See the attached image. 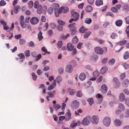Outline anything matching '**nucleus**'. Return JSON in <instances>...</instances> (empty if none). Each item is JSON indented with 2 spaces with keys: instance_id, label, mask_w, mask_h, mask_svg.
Returning a JSON list of instances; mask_svg holds the SVG:
<instances>
[{
  "instance_id": "nucleus-38",
  "label": "nucleus",
  "mask_w": 129,
  "mask_h": 129,
  "mask_svg": "<svg viewBox=\"0 0 129 129\" xmlns=\"http://www.w3.org/2000/svg\"><path fill=\"white\" fill-rule=\"evenodd\" d=\"M129 57V53L127 52H125L124 54L123 58L125 59H128Z\"/></svg>"
},
{
  "instance_id": "nucleus-56",
  "label": "nucleus",
  "mask_w": 129,
  "mask_h": 129,
  "mask_svg": "<svg viewBox=\"0 0 129 129\" xmlns=\"http://www.w3.org/2000/svg\"><path fill=\"white\" fill-rule=\"evenodd\" d=\"M99 73L97 71H94L93 73V75L96 78L98 77L99 75Z\"/></svg>"
},
{
  "instance_id": "nucleus-15",
  "label": "nucleus",
  "mask_w": 129,
  "mask_h": 129,
  "mask_svg": "<svg viewBox=\"0 0 129 129\" xmlns=\"http://www.w3.org/2000/svg\"><path fill=\"white\" fill-rule=\"evenodd\" d=\"M96 98H97L98 100L97 103H100L102 102L103 99V96L100 93H98L96 95Z\"/></svg>"
},
{
  "instance_id": "nucleus-44",
  "label": "nucleus",
  "mask_w": 129,
  "mask_h": 129,
  "mask_svg": "<svg viewBox=\"0 0 129 129\" xmlns=\"http://www.w3.org/2000/svg\"><path fill=\"white\" fill-rule=\"evenodd\" d=\"M19 43L20 45H22L24 44L26 42L25 39L21 38L19 39Z\"/></svg>"
},
{
  "instance_id": "nucleus-49",
  "label": "nucleus",
  "mask_w": 129,
  "mask_h": 129,
  "mask_svg": "<svg viewBox=\"0 0 129 129\" xmlns=\"http://www.w3.org/2000/svg\"><path fill=\"white\" fill-rule=\"evenodd\" d=\"M91 33L90 31H87L85 33L84 35V37L85 38H86L88 37Z\"/></svg>"
},
{
  "instance_id": "nucleus-41",
  "label": "nucleus",
  "mask_w": 129,
  "mask_h": 129,
  "mask_svg": "<svg viewBox=\"0 0 129 129\" xmlns=\"http://www.w3.org/2000/svg\"><path fill=\"white\" fill-rule=\"evenodd\" d=\"M126 42V40H124L120 41L117 43L116 44L118 45L122 46L124 45Z\"/></svg>"
},
{
  "instance_id": "nucleus-6",
  "label": "nucleus",
  "mask_w": 129,
  "mask_h": 129,
  "mask_svg": "<svg viewBox=\"0 0 129 129\" xmlns=\"http://www.w3.org/2000/svg\"><path fill=\"white\" fill-rule=\"evenodd\" d=\"M71 115V114L70 112V111L68 110V112L66 114L65 121L67 122L70 120L72 118Z\"/></svg>"
},
{
  "instance_id": "nucleus-1",
  "label": "nucleus",
  "mask_w": 129,
  "mask_h": 129,
  "mask_svg": "<svg viewBox=\"0 0 129 129\" xmlns=\"http://www.w3.org/2000/svg\"><path fill=\"white\" fill-rule=\"evenodd\" d=\"M54 8L55 10V14L56 16L58 17L59 14L61 12L66 13L69 11V8L68 7H62L59 9V5L57 4H54Z\"/></svg>"
},
{
  "instance_id": "nucleus-53",
  "label": "nucleus",
  "mask_w": 129,
  "mask_h": 129,
  "mask_svg": "<svg viewBox=\"0 0 129 129\" xmlns=\"http://www.w3.org/2000/svg\"><path fill=\"white\" fill-rule=\"evenodd\" d=\"M18 56L19 57L20 59L24 58L25 57V55L23 53L19 54L18 55Z\"/></svg>"
},
{
  "instance_id": "nucleus-21",
  "label": "nucleus",
  "mask_w": 129,
  "mask_h": 129,
  "mask_svg": "<svg viewBox=\"0 0 129 129\" xmlns=\"http://www.w3.org/2000/svg\"><path fill=\"white\" fill-rule=\"evenodd\" d=\"M85 45L86 47L88 49H90L92 48V44L90 42H88L85 44Z\"/></svg>"
},
{
  "instance_id": "nucleus-12",
  "label": "nucleus",
  "mask_w": 129,
  "mask_h": 129,
  "mask_svg": "<svg viewBox=\"0 0 129 129\" xmlns=\"http://www.w3.org/2000/svg\"><path fill=\"white\" fill-rule=\"evenodd\" d=\"M39 22V19L37 17H33L30 20V22L31 24L35 25L37 24Z\"/></svg>"
},
{
  "instance_id": "nucleus-14",
  "label": "nucleus",
  "mask_w": 129,
  "mask_h": 129,
  "mask_svg": "<svg viewBox=\"0 0 129 129\" xmlns=\"http://www.w3.org/2000/svg\"><path fill=\"white\" fill-rule=\"evenodd\" d=\"M0 22L3 24L4 29L6 30L9 29L10 28L8 27V26L7 25V23L3 19L1 20Z\"/></svg>"
},
{
  "instance_id": "nucleus-51",
  "label": "nucleus",
  "mask_w": 129,
  "mask_h": 129,
  "mask_svg": "<svg viewBox=\"0 0 129 129\" xmlns=\"http://www.w3.org/2000/svg\"><path fill=\"white\" fill-rule=\"evenodd\" d=\"M53 9L52 7H49L48 9V12L50 14H51L53 12Z\"/></svg>"
},
{
  "instance_id": "nucleus-32",
  "label": "nucleus",
  "mask_w": 129,
  "mask_h": 129,
  "mask_svg": "<svg viewBox=\"0 0 129 129\" xmlns=\"http://www.w3.org/2000/svg\"><path fill=\"white\" fill-rule=\"evenodd\" d=\"M88 30V29L86 28L85 27L82 26L80 29V31L82 33H84L85 32Z\"/></svg>"
},
{
  "instance_id": "nucleus-35",
  "label": "nucleus",
  "mask_w": 129,
  "mask_h": 129,
  "mask_svg": "<svg viewBox=\"0 0 129 129\" xmlns=\"http://www.w3.org/2000/svg\"><path fill=\"white\" fill-rule=\"evenodd\" d=\"M20 9V7L19 6L17 5L15 6L14 8V12L16 14L18 12L19 10Z\"/></svg>"
},
{
  "instance_id": "nucleus-18",
  "label": "nucleus",
  "mask_w": 129,
  "mask_h": 129,
  "mask_svg": "<svg viewBox=\"0 0 129 129\" xmlns=\"http://www.w3.org/2000/svg\"><path fill=\"white\" fill-rule=\"evenodd\" d=\"M77 125V122L75 120L72 121L70 125V127L73 128H74Z\"/></svg>"
},
{
  "instance_id": "nucleus-34",
  "label": "nucleus",
  "mask_w": 129,
  "mask_h": 129,
  "mask_svg": "<svg viewBox=\"0 0 129 129\" xmlns=\"http://www.w3.org/2000/svg\"><path fill=\"white\" fill-rule=\"evenodd\" d=\"M92 7L89 5L87 6L86 8V11L87 12H90L92 11Z\"/></svg>"
},
{
  "instance_id": "nucleus-3",
  "label": "nucleus",
  "mask_w": 129,
  "mask_h": 129,
  "mask_svg": "<svg viewBox=\"0 0 129 129\" xmlns=\"http://www.w3.org/2000/svg\"><path fill=\"white\" fill-rule=\"evenodd\" d=\"M129 118V109H126L124 112L121 114L119 116V118L123 120L125 118Z\"/></svg>"
},
{
  "instance_id": "nucleus-42",
  "label": "nucleus",
  "mask_w": 129,
  "mask_h": 129,
  "mask_svg": "<svg viewBox=\"0 0 129 129\" xmlns=\"http://www.w3.org/2000/svg\"><path fill=\"white\" fill-rule=\"evenodd\" d=\"M37 12L39 14H41L42 12V7L41 5H40L39 7L37 8Z\"/></svg>"
},
{
  "instance_id": "nucleus-26",
  "label": "nucleus",
  "mask_w": 129,
  "mask_h": 129,
  "mask_svg": "<svg viewBox=\"0 0 129 129\" xmlns=\"http://www.w3.org/2000/svg\"><path fill=\"white\" fill-rule=\"evenodd\" d=\"M103 4V1L102 0H96V5L98 6L102 5Z\"/></svg>"
},
{
  "instance_id": "nucleus-63",
  "label": "nucleus",
  "mask_w": 129,
  "mask_h": 129,
  "mask_svg": "<svg viewBox=\"0 0 129 129\" xmlns=\"http://www.w3.org/2000/svg\"><path fill=\"white\" fill-rule=\"evenodd\" d=\"M28 45L30 47H34L35 46L34 43L33 41H31L28 43Z\"/></svg>"
},
{
  "instance_id": "nucleus-31",
  "label": "nucleus",
  "mask_w": 129,
  "mask_h": 129,
  "mask_svg": "<svg viewBox=\"0 0 129 129\" xmlns=\"http://www.w3.org/2000/svg\"><path fill=\"white\" fill-rule=\"evenodd\" d=\"M98 59V56L96 55H94L91 56L90 57V59L94 61H96Z\"/></svg>"
},
{
  "instance_id": "nucleus-4",
  "label": "nucleus",
  "mask_w": 129,
  "mask_h": 129,
  "mask_svg": "<svg viewBox=\"0 0 129 129\" xmlns=\"http://www.w3.org/2000/svg\"><path fill=\"white\" fill-rule=\"evenodd\" d=\"M111 119L109 117H105L103 121V124L106 127L109 126L111 124Z\"/></svg>"
},
{
  "instance_id": "nucleus-16",
  "label": "nucleus",
  "mask_w": 129,
  "mask_h": 129,
  "mask_svg": "<svg viewBox=\"0 0 129 129\" xmlns=\"http://www.w3.org/2000/svg\"><path fill=\"white\" fill-rule=\"evenodd\" d=\"M74 45L71 43H68L67 45V48L68 51H71L74 49Z\"/></svg>"
},
{
  "instance_id": "nucleus-52",
  "label": "nucleus",
  "mask_w": 129,
  "mask_h": 129,
  "mask_svg": "<svg viewBox=\"0 0 129 129\" xmlns=\"http://www.w3.org/2000/svg\"><path fill=\"white\" fill-rule=\"evenodd\" d=\"M110 24L109 22L107 21L105 22L103 25V27L104 28H106Z\"/></svg>"
},
{
  "instance_id": "nucleus-33",
  "label": "nucleus",
  "mask_w": 129,
  "mask_h": 129,
  "mask_svg": "<svg viewBox=\"0 0 129 129\" xmlns=\"http://www.w3.org/2000/svg\"><path fill=\"white\" fill-rule=\"evenodd\" d=\"M87 101L89 102V105L90 106H92V104L94 103L93 100L92 98H90L88 99H87Z\"/></svg>"
},
{
  "instance_id": "nucleus-17",
  "label": "nucleus",
  "mask_w": 129,
  "mask_h": 129,
  "mask_svg": "<svg viewBox=\"0 0 129 129\" xmlns=\"http://www.w3.org/2000/svg\"><path fill=\"white\" fill-rule=\"evenodd\" d=\"M114 124L117 126H120L122 124L121 121L118 119H115L114 121Z\"/></svg>"
},
{
  "instance_id": "nucleus-20",
  "label": "nucleus",
  "mask_w": 129,
  "mask_h": 129,
  "mask_svg": "<svg viewBox=\"0 0 129 129\" xmlns=\"http://www.w3.org/2000/svg\"><path fill=\"white\" fill-rule=\"evenodd\" d=\"M79 78L81 80L83 81L85 79L86 76L84 73H82L80 74L79 76Z\"/></svg>"
},
{
  "instance_id": "nucleus-47",
  "label": "nucleus",
  "mask_w": 129,
  "mask_h": 129,
  "mask_svg": "<svg viewBox=\"0 0 129 129\" xmlns=\"http://www.w3.org/2000/svg\"><path fill=\"white\" fill-rule=\"evenodd\" d=\"M62 45V42L61 41L58 42L57 44V46L58 48H60Z\"/></svg>"
},
{
  "instance_id": "nucleus-11",
  "label": "nucleus",
  "mask_w": 129,
  "mask_h": 129,
  "mask_svg": "<svg viewBox=\"0 0 129 129\" xmlns=\"http://www.w3.org/2000/svg\"><path fill=\"white\" fill-rule=\"evenodd\" d=\"M79 105V101L75 100L73 101L72 103L71 106L73 108L75 109L78 108Z\"/></svg>"
},
{
  "instance_id": "nucleus-46",
  "label": "nucleus",
  "mask_w": 129,
  "mask_h": 129,
  "mask_svg": "<svg viewBox=\"0 0 129 129\" xmlns=\"http://www.w3.org/2000/svg\"><path fill=\"white\" fill-rule=\"evenodd\" d=\"M83 93L80 90L77 91L76 93L77 96L78 97H81Z\"/></svg>"
},
{
  "instance_id": "nucleus-30",
  "label": "nucleus",
  "mask_w": 129,
  "mask_h": 129,
  "mask_svg": "<svg viewBox=\"0 0 129 129\" xmlns=\"http://www.w3.org/2000/svg\"><path fill=\"white\" fill-rule=\"evenodd\" d=\"M42 33L40 31L38 35V39L39 41H41L43 38V37L42 36Z\"/></svg>"
},
{
  "instance_id": "nucleus-8",
  "label": "nucleus",
  "mask_w": 129,
  "mask_h": 129,
  "mask_svg": "<svg viewBox=\"0 0 129 129\" xmlns=\"http://www.w3.org/2000/svg\"><path fill=\"white\" fill-rule=\"evenodd\" d=\"M71 13L72 16L75 18V21H77L78 20L79 14L78 13L76 12L74 10H73L71 11Z\"/></svg>"
},
{
  "instance_id": "nucleus-36",
  "label": "nucleus",
  "mask_w": 129,
  "mask_h": 129,
  "mask_svg": "<svg viewBox=\"0 0 129 129\" xmlns=\"http://www.w3.org/2000/svg\"><path fill=\"white\" fill-rule=\"evenodd\" d=\"M53 107L55 110H57L61 108V106L60 105L57 104H56V105H53Z\"/></svg>"
},
{
  "instance_id": "nucleus-54",
  "label": "nucleus",
  "mask_w": 129,
  "mask_h": 129,
  "mask_svg": "<svg viewBox=\"0 0 129 129\" xmlns=\"http://www.w3.org/2000/svg\"><path fill=\"white\" fill-rule=\"evenodd\" d=\"M20 25L21 27L23 28H24L26 27V25L24 21L22 22H20Z\"/></svg>"
},
{
  "instance_id": "nucleus-48",
  "label": "nucleus",
  "mask_w": 129,
  "mask_h": 129,
  "mask_svg": "<svg viewBox=\"0 0 129 129\" xmlns=\"http://www.w3.org/2000/svg\"><path fill=\"white\" fill-rule=\"evenodd\" d=\"M121 65L125 69H127L129 68V64L125 63H123Z\"/></svg>"
},
{
  "instance_id": "nucleus-40",
  "label": "nucleus",
  "mask_w": 129,
  "mask_h": 129,
  "mask_svg": "<svg viewBox=\"0 0 129 129\" xmlns=\"http://www.w3.org/2000/svg\"><path fill=\"white\" fill-rule=\"evenodd\" d=\"M40 5H41L39 4V2L38 1H35L34 4V7L35 8L37 9L39 8Z\"/></svg>"
},
{
  "instance_id": "nucleus-62",
  "label": "nucleus",
  "mask_w": 129,
  "mask_h": 129,
  "mask_svg": "<svg viewBox=\"0 0 129 129\" xmlns=\"http://www.w3.org/2000/svg\"><path fill=\"white\" fill-rule=\"evenodd\" d=\"M111 10L114 13H117L118 11V10L115 7L112 8Z\"/></svg>"
},
{
  "instance_id": "nucleus-29",
  "label": "nucleus",
  "mask_w": 129,
  "mask_h": 129,
  "mask_svg": "<svg viewBox=\"0 0 129 129\" xmlns=\"http://www.w3.org/2000/svg\"><path fill=\"white\" fill-rule=\"evenodd\" d=\"M115 62V59L114 58H112L109 60L108 61V63L110 65H113L114 64Z\"/></svg>"
},
{
  "instance_id": "nucleus-19",
  "label": "nucleus",
  "mask_w": 129,
  "mask_h": 129,
  "mask_svg": "<svg viewBox=\"0 0 129 129\" xmlns=\"http://www.w3.org/2000/svg\"><path fill=\"white\" fill-rule=\"evenodd\" d=\"M122 85L125 87H127L129 85V80L127 79L124 80L122 82Z\"/></svg>"
},
{
  "instance_id": "nucleus-23",
  "label": "nucleus",
  "mask_w": 129,
  "mask_h": 129,
  "mask_svg": "<svg viewBox=\"0 0 129 129\" xmlns=\"http://www.w3.org/2000/svg\"><path fill=\"white\" fill-rule=\"evenodd\" d=\"M119 98L120 100L121 101H124L125 99V95L123 93H121L120 94Z\"/></svg>"
},
{
  "instance_id": "nucleus-50",
  "label": "nucleus",
  "mask_w": 129,
  "mask_h": 129,
  "mask_svg": "<svg viewBox=\"0 0 129 129\" xmlns=\"http://www.w3.org/2000/svg\"><path fill=\"white\" fill-rule=\"evenodd\" d=\"M123 9L126 12H127L129 10L128 6L126 4L124 5Z\"/></svg>"
},
{
  "instance_id": "nucleus-5",
  "label": "nucleus",
  "mask_w": 129,
  "mask_h": 129,
  "mask_svg": "<svg viewBox=\"0 0 129 129\" xmlns=\"http://www.w3.org/2000/svg\"><path fill=\"white\" fill-rule=\"evenodd\" d=\"M75 23H73L70 24L68 26V27H69V29L71 31V34L72 35H75L77 32L76 28L75 26Z\"/></svg>"
},
{
  "instance_id": "nucleus-39",
  "label": "nucleus",
  "mask_w": 129,
  "mask_h": 129,
  "mask_svg": "<svg viewBox=\"0 0 129 129\" xmlns=\"http://www.w3.org/2000/svg\"><path fill=\"white\" fill-rule=\"evenodd\" d=\"M120 82L114 83L113 84L114 87L116 88H118L120 86Z\"/></svg>"
},
{
  "instance_id": "nucleus-61",
  "label": "nucleus",
  "mask_w": 129,
  "mask_h": 129,
  "mask_svg": "<svg viewBox=\"0 0 129 129\" xmlns=\"http://www.w3.org/2000/svg\"><path fill=\"white\" fill-rule=\"evenodd\" d=\"M6 3L3 0H1L0 2V7L4 6L6 5Z\"/></svg>"
},
{
  "instance_id": "nucleus-27",
  "label": "nucleus",
  "mask_w": 129,
  "mask_h": 129,
  "mask_svg": "<svg viewBox=\"0 0 129 129\" xmlns=\"http://www.w3.org/2000/svg\"><path fill=\"white\" fill-rule=\"evenodd\" d=\"M62 77L60 75H58L56 77V81L58 84H59L60 82L62 81Z\"/></svg>"
},
{
  "instance_id": "nucleus-60",
  "label": "nucleus",
  "mask_w": 129,
  "mask_h": 129,
  "mask_svg": "<svg viewBox=\"0 0 129 129\" xmlns=\"http://www.w3.org/2000/svg\"><path fill=\"white\" fill-rule=\"evenodd\" d=\"M57 29L59 31H62L63 29V27L62 26L59 25L57 26Z\"/></svg>"
},
{
  "instance_id": "nucleus-58",
  "label": "nucleus",
  "mask_w": 129,
  "mask_h": 129,
  "mask_svg": "<svg viewBox=\"0 0 129 129\" xmlns=\"http://www.w3.org/2000/svg\"><path fill=\"white\" fill-rule=\"evenodd\" d=\"M25 54L26 57H29L30 55V53L29 50H28L26 51L25 52Z\"/></svg>"
},
{
  "instance_id": "nucleus-64",
  "label": "nucleus",
  "mask_w": 129,
  "mask_h": 129,
  "mask_svg": "<svg viewBox=\"0 0 129 129\" xmlns=\"http://www.w3.org/2000/svg\"><path fill=\"white\" fill-rule=\"evenodd\" d=\"M31 75L33 77V79L34 81H36L37 79V76L34 73H33L31 74Z\"/></svg>"
},
{
  "instance_id": "nucleus-22",
  "label": "nucleus",
  "mask_w": 129,
  "mask_h": 129,
  "mask_svg": "<svg viewBox=\"0 0 129 129\" xmlns=\"http://www.w3.org/2000/svg\"><path fill=\"white\" fill-rule=\"evenodd\" d=\"M108 68L105 66H103L100 70V72L102 74H104L108 70Z\"/></svg>"
},
{
  "instance_id": "nucleus-28",
  "label": "nucleus",
  "mask_w": 129,
  "mask_h": 129,
  "mask_svg": "<svg viewBox=\"0 0 129 129\" xmlns=\"http://www.w3.org/2000/svg\"><path fill=\"white\" fill-rule=\"evenodd\" d=\"M56 92L55 90H54L52 92L49 91L47 93V94L49 95V96L50 97H53L54 96L55 92Z\"/></svg>"
},
{
  "instance_id": "nucleus-7",
  "label": "nucleus",
  "mask_w": 129,
  "mask_h": 129,
  "mask_svg": "<svg viewBox=\"0 0 129 129\" xmlns=\"http://www.w3.org/2000/svg\"><path fill=\"white\" fill-rule=\"evenodd\" d=\"M73 70V67L70 64L67 65L65 69V71L67 73H71Z\"/></svg>"
},
{
  "instance_id": "nucleus-57",
  "label": "nucleus",
  "mask_w": 129,
  "mask_h": 129,
  "mask_svg": "<svg viewBox=\"0 0 129 129\" xmlns=\"http://www.w3.org/2000/svg\"><path fill=\"white\" fill-rule=\"evenodd\" d=\"M91 21L92 20L90 18H86L85 20V22L88 24H90L91 22Z\"/></svg>"
},
{
  "instance_id": "nucleus-37",
  "label": "nucleus",
  "mask_w": 129,
  "mask_h": 129,
  "mask_svg": "<svg viewBox=\"0 0 129 129\" xmlns=\"http://www.w3.org/2000/svg\"><path fill=\"white\" fill-rule=\"evenodd\" d=\"M42 50L45 53H44L43 55H44L47 54H49L50 52H49L46 49L45 47H43L42 48Z\"/></svg>"
},
{
  "instance_id": "nucleus-2",
  "label": "nucleus",
  "mask_w": 129,
  "mask_h": 129,
  "mask_svg": "<svg viewBox=\"0 0 129 129\" xmlns=\"http://www.w3.org/2000/svg\"><path fill=\"white\" fill-rule=\"evenodd\" d=\"M91 117L87 116L85 117L82 120V123L84 126H87L91 122Z\"/></svg>"
},
{
  "instance_id": "nucleus-10",
  "label": "nucleus",
  "mask_w": 129,
  "mask_h": 129,
  "mask_svg": "<svg viewBox=\"0 0 129 129\" xmlns=\"http://www.w3.org/2000/svg\"><path fill=\"white\" fill-rule=\"evenodd\" d=\"M94 51L96 53L100 54H102L104 52L103 50L101 47H99L95 48Z\"/></svg>"
},
{
  "instance_id": "nucleus-55",
  "label": "nucleus",
  "mask_w": 129,
  "mask_h": 129,
  "mask_svg": "<svg viewBox=\"0 0 129 129\" xmlns=\"http://www.w3.org/2000/svg\"><path fill=\"white\" fill-rule=\"evenodd\" d=\"M57 22L60 25H63L65 24V22H63L60 19L58 20Z\"/></svg>"
},
{
  "instance_id": "nucleus-45",
  "label": "nucleus",
  "mask_w": 129,
  "mask_h": 129,
  "mask_svg": "<svg viewBox=\"0 0 129 129\" xmlns=\"http://www.w3.org/2000/svg\"><path fill=\"white\" fill-rule=\"evenodd\" d=\"M78 41V39L76 36L73 38L72 40V43L75 44L77 43Z\"/></svg>"
},
{
  "instance_id": "nucleus-9",
  "label": "nucleus",
  "mask_w": 129,
  "mask_h": 129,
  "mask_svg": "<svg viewBox=\"0 0 129 129\" xmlns=\"http://www.w3.org/2000/svg\"><path fill=\"white\" fill-rule=\"evenodd\" d=\"M91 122L93 124H97L99 121L98 117L97 116H93L92 117H91Z\"/></svg>"
},
{
  "instance_id": "nucleus-13",
  "label": "nucleus",
  "mask_w": 129,
  "mask_h": 129,
  "mask_svg": "<svg viewBox=\"0 0 129 129\" xmlns=\"http://www.w3.org/2000/svg\"><path fill=\"white\" fill-rule=\"evenodd\" d=\"M108 89L107 86L106 84H103L101 86V90L103 93L105 94L106 93Z\"/></svg>"
},
{
  "instance_id": "nucleus-25",
  "label": "nucleus",
  "mask_w": 129,
  "mask_h": 129,
  "mask_svg": "<svg viewBox=\"0 0 129 129\" xmlns=\"http://www.w3.org/2000/svg\"><path fill=\"white\" fill-rule=\"evenodd\" d=\"M122 21L121 20H118L116 21L115 24L117 26L120 27L122 25Z\"/></svg>"
},
{
  "instance_id": "nucleus-59",
  "label": "nucleus",
  "mask_w": 129,
  "mask_h": 129,
  "mask_svg": "<svg viewBox=\"0 0 129 129\" xmlns=\"http://www.w3.org/2000/svg\"><path fill=\"white\" fill-rule=\"evenodd\" d=\"M111 37L112 39H115L117 38V35L115 33H113L111 35Z\"/></svg>"
},
{
  "instance_id": "nucleus-43",
  "label": "nucleus",
  "mask_w": 129,
  "mask_h": 129,
  "mask_svg": "<svg viewBox=\"0 0 129 129\" xmlns=\"http://www.w3.org/2000/svg\"><path fill=\"white\" fill-rule=\"evenodd\" d=\"M63 71L64 69L62 67L59 68L58 69V72L60 74H62L63 73Z\"/></svg>"
},
{
  "instance_id": "nucleus-24",
  "label": "nucleus",
  "mask_w": 129,
  "mask_h": 129,
  "mask_svg": "<svg viewBox=\"0 0 129 129\" xmlns=\"http://www.w3.org/2000/svg\"><path fill=\"white\" fill-rule=\"evenodd\" d=\"M118 107L119 109L122 111H124L125 109L124 106L123 104L121 103L120 104H119Z\"/></svg>"
}]
</instances>
